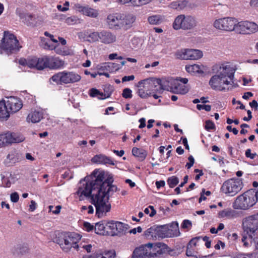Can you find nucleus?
Returning a JSON list of instances; mask_svg holds the SVG:
<instances>
[{
  "mask_svg": "<svg viewBox=\"0 0 258 258\" xmlns=\"http://www.w3.org/2000/svg\"><path fill=\"white\" fill-rule=\"evenodd\" d=\"M104 171L95 170L90 175L80 180L76 193L80 201L90 199L91 203L95 207L96 215L99 218L105 217L111 209L107 195L110 187L106 183L99 185L104 179Z\"/></svg>",
  "mask_w": 258,
  "mask_h": 258,
  "instance_id": "obj_1",
  "label": "nucleus"
},
{
  "mask_svg": "<svg viewBox=\"0 0 258 258\" xmlns=\"http://www.w3.org/2000/svg\"><path fill=\"white\" fill-rule=\"evenodd\" d=\"M236 66L229 62H221L214 64L211 69L214 74L210 78L209 84L215 91L225 90V86L233 82Z\"/></svg>",
  "mask_w": 258,
  "mask_h": 258,
  "instance_id": "obj_2",
  "label": "nucleus"
},
{
  "mask_svg": "<svg viewBox=\"0 0 258 258\" xmlns=\"http://www.w3.org/2000/svg\"><path fill=\"white\" fill-rule=\"evenodd\" d=\"M243 232L241 241L245 247H251L256 243V231L258 229V214L249 217L243 224Z\"/></svg>",
  "mask_w": 258,
  "mask_h": 258,
  "instance_id": "obj_3",
  "label": "nucleus"
},
{
  "mask_svg": "<svg viewBox=\"0 0 258 258\" xmlns=\"http://www.w3.org/2000/svg\"><path fill=\"white\" fill-rule=\"evenodd\" d=\"M81 239V236L75 232H68L66 233V250L74 248L78 251H86L90 253L95 248L94 244L88 241H82L78 244V242Z\"/></svg>",
  "mask_w": 258,
  "mask_h": 258,
  "instance_id": "obj_4",
  "label": "nucleus"
},
{
  "mask_svg": "<svg viewBox=\"0 0 258 258\" xmlns=\"http://www.w3.org/2000/svg\"><path fill=\"white\" fill-rule=\"evenodd\" d=\"M157 79L149 78L139 81L137 85L138 94L142 98H146L151 95L158 88Z\"/></svg>",
  "mask_w": 258,
  "mask_h": 258,
  "instance_id": "obj_5",
  "label": "nucleus"
},
{
  "mask_svg": "<svg viewBox=\"0 0 258 258\" xmlns=\"http://www.w3.org/2000/svg\"><path fill=\"white\" fill-rule=\"evenodd\" d=\"M21 47L16 37L11 33L5 32L4 38L0 44V48L7 53H12L18 51Z\"/></svg>",
  "mask_w": 258,
  "mask_h": 258,
  "instance_id": "obj_6",
  "label": "nucleus"
},
{
  "mask_svg": "<svg viewBox=\"0 0 258 258\" xmlns=\"http://www.w3.org/2000/svg\"><path fill=\"white\" fill-rule=\"evenodd\" d=\"M255 194L253 191H247L237 198L233 207L236 209H247L255 203Z\"/></svg>",
  "mask_w": 258,
  "mask_h": 258,
  "instance_id": "obj_7",
  "label": "nucleus"
},
{
  "mask_svg": "<svg viewBox=\"0 0 258 258\" xmlns=\"http://www.w3.org/2000/svg\"><path fill=\"white\" fill-rule=\"evenodd\" d=\"M197 23V21L194 17L180 15L175 19L173 23V28L175 30L180 29L190 30L196 27Z\"/></svg>",
  "mask_w": 258,
  "mask_h": 258,
  "instance_id": "obj_8",
  "label": "nucleus"
},
{
  "mask_svg": "<svg viewBox=\"0 0 258 258\" xmlns=\"http://www.w3.org/2000/svg\"><path fill=\"white\" fill-rule=\"evenodd\" d=\"M237 21L236 19L230 17L219 18L214 21L213 26L216 29L223 31H236Z\"/></svg>",
  "mask_w": 258,
  "mask_h": 258,
  "instance_id": "obj_9",
  "label": "nucleus"
},
{
  "mask_svg": "<svg viewBox=\"0 0 258 258\" xmlns=\"http://www.w3.org/2000/svg\"><path fill=\"white\" fill-rule=\"evenodd\" d=\"M242 188V181L239 178H231L222 184L221 191L228 196H234Z\"/></svg>",
  "mask_w": 258,
  "mask_h": 258,
  "instance_id": "obj_10",
  "label": "nucleus"
},
{
  "mask_svg": "<svg viewBox=\"0 0 258 258\" xmlns=\"http://www.w3.org/2000/svg\"><path fill=\"white\" fill-rule=\"evenodd\" d=\"M25 140V138L21 134L7 132L0 134V148L13 144L20 143Z\"/></svg>",
  "mask_w": 258,
  "mask_h": 258,
  "instance_id": "obj_11",
  "label": "nucleus"
},
{
  "mask_svg": "<svg viewBox=\"0 0 258 258\" xmlns=\"http://www.w3.org/2000/svg\"><path fill=\"white\" fill-rule=\"evenodd\" d=\"M258 31V25L255 23L248 21H237L236 32L242 34H250Z\"/></svg>",
  "mask_w": 258,
  "mask_h": 258,
  "instance_id": "obj_12",
  "label": "nucleus"
},
{
  "mask_svg": "<svg viewBox=\"0 0 258 258\" xmlns=\"http://www.w3.org/2000/svg\"><path fill=\"white\" fill-rule=\"evenodd\" d=\"M150 244L152 258H160L171 251L167 245L162 242L150 243Z\"/></svg>",
  "mask_w": 258,
  "mask_h": 258,
  "instance_id": "obj_13",
  "label": "nucleus"
},
{
  "mask_svg": "<svg viewBox=\"0 0 258 258\" xmlns=\"http://www.w3.org/2000/svg\"><path fill=\"white\" fill-rule=\"evenodd\" d=\"M163 237H173L180 235L177 222H172L170 224L161 225Z\"/></svg>",
  "mask_w": 258,
  "mask_h": 258,
  "instance_id": "obj_14",
  "label": "nucleus"
},
{
  "mask_svg": "<svg viewBox=\"0 0 258 258\" xmlns=\"http://www.w3.org/2000/svg\"><path fill=\"white\" fill-rule=\"evenodd\" d=\"M187 82L188 80L186 78H176L172 92L180 94H186L188 91V87L186 85Z\"/></svg>",
  "mask_w": 258,
  "mask_h": 258,
  "instance_id": "obj_15",
  "label": "nucleus"
},
{
  "mask_svg": "<svg viewBox=\"0 0 258 258\" xmlns=\"http://www.w3.org/2000/svg\"><path fill=\"white\" fill-rule=\"evenodd\" d=\"M120 29L127 30L133 27L136 17L133 14H120Z\"/></svg>",
  "mask_w": 258,
  "mask_h": 258,
  "instance_id": "obj_16",
  "label": "nucleus"
},
{
  "mask_svg": "<svg viewBox=\"0 0 258 258\" xmlns=\"http://www.w3.org/2000/svg\"><path fill=\"white\" fill-rule=\"evenodd\" d=\"M10 113H15L19 111L23 106L22 101L18 98L11 96L6 102Z\"/></svg>",
  "mask_w": 258,
  "mask_h": 258,
  "instance_id": "obj_17",
  "label": "nucleus"
},
{
  "mask_svg": "<svg viewBox=\"0 0 258 258\" xmlns=\"http://www.w3.org/2000/svg\"><path fill=\"white\" fill-rule=\"evenodd\" d=\"M108 227L114 234H123L128 230L127 224L120 222H112L108 223Z\"/></svg>",
  "mask_w": 258,
  "mask_h": 258,
  "instance_id": "obj_18",
  "label": "nucleus"
},
{
  "mask_svg": "<svg viewBox=\"0 0 258 258\" xmlns=\"http://www.w3.org/2000/svg\"><path fill=\"white\" fill-rule=\"evenodd\" d=\"M145 235L149 239H157L158 238H163L161 226H153L146 230Z\"/></svg>",
  "mask_w": 258,
  "mask_h": 258,
  "instance_id": "obj_19",
  "label": "nucleus"
},
{
  "mask_svg": "<svg viewBox=\"0 0 258 258\" xmlns=\"http://www.w3.org/2000/svg\"><path fill=\"white\" fill-rule=\"evenodd\" d=\"M120 19V13L112 14L108 16L106 22L110 28L119 30Z\"/></svg>",
  "mask_w": 258,
  "mask_h": 258,
  "instance_id": "obj_20",
  "label": "nucleus"
},
{
  "mask_svg": "<svg viewBox=\"0 0 258 258\" xmlns=\"http://www.w3.org/2000/svg\"><path fill=\"white\" fill-rule=\"evenodd\" d=\"M185 69L188 73L192 75L203 74L206 71V67L202 64H187Z\"/></svg>",
  "mask_w": 258,
  "mask_h": 258,
  "instance_id": "obj_21",
  "label": "nucleus"
},
{
  "mask_svg": "<svg viewBox=\"0 0 258 258\" xmlns=\"http://www.w3.org/2000/svg\"><path fill=\"white\" fill-rule=\"evenodd\" d=\"M75 9L83 15L90 17L96 18L98 15V11L96 10L88 7L83 6L80 4L75 5Z\"/></svg>",
  "mask_w": 258,
  "mask_h": 258,
  "instance_id": "obj_22",
  "label": "nucleus"
},
{
  "mask_svg": "<svg viewBox=\"0 0 258 258\" xmlns=\"http://www.w3.org/2000/svg\"><path fill=\"white\" fill-rule=\"evenodd\" d=\"M175 79L173 78H163L162 79H157L159 88H162L168 91L172 92L174 84H175Z\"/></svg>",
  "mask_w": 258,
  "mask_h": 258,
  "instance_id": "obj_23",
  "label": "nucleus"
},
{
  "mask_svg": "<svg viewBox=\"0 0 258 258\" xmlns=\"http://www.w3.org/2000/svg\"><path fill=\"white\" fill-rule=\"evenodd\" d=\"M91 161L94 163L100 164H110L112 165L115 164L112 159L102 154L95 155L92 158Z\"/></svg>",
  "mask_w": 258,
  "mask_h": 258,
  "instance_id": "obj_24",
  "label": "nucleus"
},
{
  "mask_svg": "<svg viewBox=\"0 0 258 258\" xmlns=\"http://www.w3.org/2000/svg\"><path fill=\"white\" fill-rule=\"evenodd\" d=\"M119 64L113 62H106L102 64L98 68L99 71H105L109 73L116 72L119 69Z\"/></svg>",
  "mask_w": 258,
  "mask_h": 258,
  "instance_id": "obj_25",
  "label": "nucleus"
},
{
  "mask_svg": "<svg viewBox=\"0 0 258 258\" xmlns=\"http://www.w3.org/2000/svg\"><path fill=\"white\" fill-rule=\"evenodd\" d=\"M100 41L104 44H110L116 41V36L108 31H102L100 34Z\"/></svg>",
  "mask_w": 258,
  "mask_h": 258,
  "instance_id": "obj_26",
  "label": "nucleus"
},
{
  "mask_svg": "<svg viewBox=\"0 0 258 258\" xmlns=\"http://www.w3.org/2000/svg\"><path fill=\"white\" fill-rule=\"evenodd\" d=\"M10 113L7 107L6 101H0V120H7L10 117Z\"/></svg>",
  "mask_w": 258,
  "mask_h": 258,
  "instance_id": "obj_27",
  "label": "nucleus"
},
{
  "mask_svg": "<svg viewBox=\"0 0 258 258\" xmlns=\"http://www.w3.org/2000/svg\"><path fill=\"white\" fill-rule=\"evenodd\" d=\"M22 158L21 154L15 150L10 152L7 156V159L9 160V163H15L20 162L22 160Z\"/></svg>",
  "mask_w": 258,
  "mask_h": 258,
  "instance_id": "obj_28",
  "label": "nucleus"
},
{
  "mask_svg": "<svg viewBox=\"0 0 258 258\" xmlns=\"http://www.w3.org/2000/svg\"><path fill=\"white\" fill-rule=\"evenodd\" d=\"M42 118V113L41 111L34 110L30 112L27 118L28 122L36 123L39 122Z\"/></svg>",
  "mask_w": 258,
  "mask_h": 258,
  "instance_id": "obj_29",
  "label": "nucleus"
},
{
  "mask_svg": "<svg viewBox=\"0 0 258 258\" xmlns=\"http://www.w3.org/2000/svg\"><path fill=\"white\" fill-rule=\"evenodd\" d=\"M49 57L44 56L41 58H38L37 69L42 70L45 68H49Z\"/></svg>",
  "mask_w": 258,
  "mask_h": 258,
  "instance_id": "obj_30",
  "label": "nucleus"
},
{
  "mask_svg": "<svg viewBox=\"0 0 258 258\" xmlns=\"http://www.w3.org/2000/svg\"><path fill=\"white\" fill-rule=\"evenodd\" d=\"M198 240V238H195L192 239L189 242L187 246V249L186 251V254L187 256L189 257H194L195 256V254L196 252L194 249L193 246H195L196 245V243Z\"/></svg>",
  "mask_w": 258,
  "mask_h": 258,
  "instance_id": "obj_31",
  "label": "nucleus"
},
{
  "mask_svg": "<svg viewBox=\"0 0 258 258\" xmlns=\"http://www.w3.org/2000/svg\"><path fill=\"white\" fill-rule=\"evenodd\" d=\"M132 258H146L145 244L134 249L132 254Z\"/></svg>",
  "mask_w": 258,
  "mask_h": 258,
  "instance_id": "obj_32",
  "label": "nucleus"
},
{
  "mask_svg": "<svg viewBox=\"0 0 258 258\" xmlns=\"http://www.w3.org/2000/svg\"><path fill=\"white\" fill-rule=\"evenodd\" d=\"M81 76L74 72L66 73V84L73 83L79 81Z\"/></svg>",
  "mask_w": 258,
  "mask_h": 258,
  "instance_id": "obj_33",
  "label": "nucleus"
},
{
  "mask_svg": "<svg viewBox=\"0 0 258 258\" xmlns=\"http://www.w3.org/2000/svg\"><path fill=\"white\" fill-rule=\"evenodd\" d=\"M113 182L112 177L110 175H109L107 179H105V174L104 175V179L102 180L100 183H99V185L102 186L104 184L106 183L108 185V186L110 187L109 190L107 192V195L108 198L109 197V194L111 191H116L117 188L115 186L111 185V183Z\"/></svg>",
  "mask_w": 258,
  "mask_h": 258,
  "instance_id": "obj_34",
  "label": "nucleus"
},
{
  "mask_svg": "<svg viewBox=\"0 0 258 258\" xmlns=\"http://www.w3.org/2000/svg\"><path fill=\"white\" fill-rule=\"evenodd\" d=\"M187 5V2L185 0H178L170 3L169 6L171 8L178 10L183 9Z\"/></svg>",
  "mask_w": 258,
  "mask_h": 258,
  "instance_id": "obj_35",
  "label": "nucleus"
},
{
  "mask_svg": "<svg viewBox=\"0 0 258 258\" xmlns=\"http://www.w3.org/2000/svg\"><path fill=\"white\" fill-rule=\"evenodd\" d=\"M132 152L134 156L139 158L141 160H144L147 155L145 150L136 147L133 148Z\"/></svg>",
  "mask_w": 258,
  "mask_h": 258,
  "instance_id": "obj_36",
  "label": "nucleus"
},
{
  "mask_svg": "<svg viewBox=\"0 0 258 258\" xmlns=\"http://www.w3.org/2000/svg\"><path fill=\"white\" fill-rule=\"evenodd\" d=\"M164 21V16L159 15H152L148 18V21L151 25H159Z\"/></svg>",
  "mask_w": 258,
  "mask_h": 258,
  "instance_id": "obj_37",
  "label": "nucleus"
},
{
  "mask_svg": "<svg viewBox=\"0 0 258 258\" xmlns=\"http://www.w3.org/2000/svg\"><path fill=\"white\" fill-rule=\"evenodd\" d=\"M89 94L92 97H96L98 99H104L109 97L102 92H100L98 90L95 88H92L89 90Z\"/></svg>",
  "mask_w": 258,
  "mask_h": 258,
  "instance_id": "obj_38",
  "label": "nucleus"
},
{
  "mask_svg": "<svg viewBox=\"0 0 258 258\" xmlns=\"http://www.w3.org/2000/svg\"><path fill=\"white\" fill-rule=\"evenodd\" d=\"M235 211L231 209H225L219 212L220 218H233L235 216Z\"/></svg>",
  "mask_w": 258,
  "mask_h": 258,
  "instance_id": "obj_39",
  "label": "nucleus"
},
{
  "mask_svg": "<svg viewBox=\"0 0 258 258\" xmlns=\"http://www.w3.org/2000/svg\"><path fill=\"white\" fill-rule=\"evenodd\" d=\"M203 56V52L199 49H190L189 60H198Z\"/></svg>",
  "mask_w": 258,
  "mask_h": 258,
  "instance_id": "obj_40",
  "label": "nucleus"
},
{
  "mask_svg": "<svg viewBox=\"0 0 258 258\" xmlns=\"http://www.w3.org/2000/svg\"><path fill=\"white\" fill-rule=\"evenodd\" d=\"M190 49H182L178 51L176 55L178 58L184 60H189Z\"/></svg>",
  "mask_w": 258,
  "mask_h": 258,
  "instance_id": "obj_41",
  "label": "nucleus"
},
{
  "mask_svg": "<svg viewBox=\"0 0 258 258\" xmlns=\"http://www.w3.org/2000/svg\"><path fill=\"white\" fill-rule=\"evenodd\" d=\"M49 68L51 69H57L63 64V61L57 58L49 57Z\"/></svg>",
  "mask_w": 258,
  "mask_h": 258,
  "instance_id": "obj_42",
  "label": "nucleus"
},
{
  "mask_svg": "<svg viewBox=\"0 0 258 258\" xmlns=\"http://www.w3.org/2000/svg\"><path fill=\"white\" fill-rule=\"evenodd\" d=\"M51 79L57 85H62L64 83V73L60 72L53 75Z\"/></svg>",
  "mask_w": 258,
  "mask_h": 258,
  "instance_id": "obj_43",
  "label": "nucleus"
},
{
  "mask_svg": "<svg viewBox=\"0 0 258 258\" xmlns=\"http://www.w3.org/2000/svg\"><path fill=\"white\" fill-rule=\"evenodd\" d=\"M99 258H115L116 253L114 250H105L98 252Z\"/></svg>",
  "mask_w": 258,
  "mask_h": 258,
  "instance_id": "obj_44",
  "label": "nucleus"
},
{
  "mask_svg": "<svg viewBox=\"0 0 258 258\" xmlns=\"http://www.w3.org/2000/svg\"><path fill=\"white\" fill-rule=\"evenodd\" d=\"M101 32H93L89 33L87 37V40L91 43L100 40Z\"/></svg>",
  "mask_w": 258,
  "mask_h": 258,
  "instance_id": "obj_45",
  "label": "nucleus"
},
{
  "mask_svg": "<svg viewBox=\"0 0 258 258\" xmlns=\"http://www.w3.org/2000/svg\"><path fill=\"white\" fill-rule=\"evenodd\" d=\"M59 40L61 41V45H59L58 44L57 45L54 46V48L53 49L55 50V52L59 54L63 55H64V39L63 38L59 37Z\"/></svg>",
  "mask_w": 258,
  "mask_h": 258,
  "instance_id": "obj_46",
  "label": "nucleus"
},
{
  "mask_svg": "<svg viewBox=\"0 0 258 258\" xmlns=\"http://www.w3.org/2000/svg\"><path fill=\"white\" fill-rule=\"evenodd\" d=\"M105 227L102 222H99L95 224L94 231L97 234L103 235L105 232Z\"/></svg>",
  "mask_w": 258,
  "mask_h": 258,
  "instance_id": "obj_47",
  "label": "nucleus"
},
{
  "mask_svg": "<svg viewBox=\"0 0 258 258\" xmlns=\"http://www.w3.org/2000/svg\"><path fill=\"white\" fill-rule=\"evenodd\" d=\"M25 20L27 25L34 26L36 25V17L31 14H26L25 15Z\"/></svg>",
  "mask_w": 258,
  "mask_h": 258,
  "instance_id": "obj_48",
  "label": "nucleus"
},
{
  "mask_svg": "<svg viewBox=\"0 0 258 258\" xmlns=\"http://www.w3.org/2000/svg\"><path fill=\"white\" fill-rule=\"evenodd\" d=\"M17 253L20 254H24L28 252L29 248L27 243H23L19 245L16 249Z\"/></svg>",
  "mask_w": 258,
  "mask_h": 258,
  "instance_id": "obj_49",
  "label": "nucleus"
},
{
  "mask_svg": "<svg viewBox=\"0 0 258 258\" xmlns=\"http://www.w3.org/2000/svg\"><path fill=\"white\" fill-rule=\"evenodd\" d=\"M41 45L45 49L53 50L54 48V45H51L49 41L44 38L41 39Z\"/></svg>",
  "mask_w": 258,
  "mask_h": 258,
  "instance_id": "obj_50",
  "label": "nucleus"
},
{
  "mask_svg": "<svg viewBox=\"0 0 258 258\" xmlns=\"http://www.w3.org/2000/svg\"><path fill=\"white\" fill-rule=\"evenodd\" d=\"M178 182L179 180L178 178L174 176L171 177L167 180V183L169 186L171 188H173L175 185H176L178 184Z\"/></svg>",
  "mask_w": 258,
  "mask_h": 258,
  "instance_id": "obj_51",
  "label": "nucleus"
},
{
  "mask_svg": "<svg viewBox=\"0 0 258 258\" xmlns=\"http://www.w3.org/2000/svg\"><path fill=\"white\" fill-rule=\"evenodd\" d=\"M81 210L84 214L88 213L89 214H93L94 211L93 207L91 205L83 206L81 208Z\"/></svg>",
  "mask_w": 258,
  "mask_h": 258,
  "instance_id": "obj_52",
  "label": "nucleus"
},
{
  "mask_svg": "<svg viewBox=\"0 0 258 258\" xmlns=\"http://www.w3.org/2000/svg\"><path fill=\"white\" fill-rule=\"evenodd\" d=\"M144 212L145 214L149 215L151 217H153L156 213V210L152 206H149L148 208H146Z\"/></svg>",
  "mask_w": 258,
  "mask_h": 258,
  "instance_id": "obj_53",
  "label": "nucleus"
},
{
  "mask_svg": "<svg viewBox=\"0 0 258 258\" xmlns=\"http://www.w3.org/2000/svg\"><path fill=\"white\" fill-rule=\"evenodd\" d=\"M37 60L38 58L33 57L31 59H29L28 60L27 66L29 68H37Z\"/></svg>",
  "mask_w": 258,
  "mask_h": 258,
  "instance_id": "obj_54",
  "label": "nucleus"
},
{
  "mask_svg": "<svg viewBox=\"0 0 258 258\" xmlns=\"http://www.w3.org/2000/svg\"><path fill=\"white\" fill-rule=\"evenodd\" d=\"M122 95L124 98H131L132 97V91L129 88H125L123 90Z\"/></svg>",
  "mask_w": 258,
  "mask_h": 258,
  "instance_id": "obj_55",
  "label": "nucleus"
},
{
  "mask_svg": "<svg viewBox=\"0 0 258 258\" xmlns=\"http://www.w3.org/2000/svg\"><path fill=\"white\" fill-rule=\"evenodd\" d=\"M145 253L146 258H152V254L151 252V244L148 243L145 244Z\"/></svg>",
  "mask_w": 258,
  "mask_h": 258,
  "instance_id": "obj_56",
  "label": "nucleus"
},
{
  "mask_svg": "<svg viewBox=\"0 0 258 258\" xmlns=\"http://www.w3.org/2000/svg\"><path fill=\"white\" fill-rule=\"evenodd\" d=\"M79 21V19L75 16L68 17L66 19V23L70 25H73L77 23Z\"/></svg>",
  "mask_w": 258,
  "mask_h": 258,
  "instance_id": "obj_57",
  "label": "nucleus"
},
{
  "mask_svg": "<svg viewBox=\"0 0 258 258\" xmlns=\"http://www.w3.org/2000/svg\"><path fill=\"white\" fill-rule=\"evenodd\" d=\"M84 229L85 230L90 232L94 230V227L93 225H91L90 223L85 222L83 224Z\"/></svg>",
  "mask_w": 258,
  "mask_h": 258,
  "instance_id": "obj_58",
  "label": "nucleus"
},
{
  "mask_svg": "<svg viewBox=\"0 0 258 258\" xmlns=\"http://www.w3.org/2000/svg\"><path fill=\"white\" fill-rule=\"evenodd\" d=\"M191 227V222L188 220H184L181 224V227L183 229H189Z\"/></svg>",
  "mask_w": 258,
  "mask_h": 258,
  "instance_id": "obj_59",
  "label": "nucleus"
},
{
  "mask_svg": "<svg viewBox=\"0 0 258 258\" xmlns=\"http://www.w3.org/2000/svg\"><path fill=\"white\" fill-rule=\"evenodd\" d=\"M197 108L198 110H205L206 111H209L211 107L209 105H205V104H198L197 105Z\"/></svg>",
  "mask_w": 258,
  "mask_h": 258,
  "instance_id": "obj_60",
  "label": "nucleus"
},
{
  "mask_svg": "<svg viewBox=\"0 0 258 258\" xmlns=\"http://www.w3.org/2000/svg\"><path fill=\"white\" fill-rule=\"evenodd\" d=\"M245 156L247 158H249L251 159H253L256 156V154L255 153H252L251 150L248 149H247L245 151Z\"/></svg>",
  "mask_w": 258,
  "mask_h": 258,
  "instance_id": "obj_61",
  "label": "nucleus"
},
{
  "mask_svg": "<svg viewBox=\"0 0 258 258\" xmlns=\"http://www.w3.org/2000/svg\"><path fill=\"white\" fill-rule=\"evenodd\" d=\"M205 128L207 130L214 129L215 128V124L212 121L208 120L206 122Z\"/></svg>",
  "mask_w": 258,
  "mask_h": 258,
  "instance_id": "obj_62",
  "label": "nucleus"
},
{
  "mask_svg": "<svg viewBox=\"0 0 258 258\" xmlns=\"http://www.w3.org/2000/svg\"><path fill=\"white\" fill-rule=\"evenodd\" d=\"M188 160L189 161V162L186 163V167L187 168V169H189L194 165V162H195V160H194V157L191 155L189 156Z\"/></svg>",
  "mask_w": 258,
  "mask_h": 258,
  "instance_id": "obj_63",
  "label": "nucleus"
},
{
  "mask_svg": "<svg viewBox=\"0 0 258 258\" xmlns=\"http://www.w3.org/2000/svg\"><path fill=\"white\" fill-rule=\"evenodd\" d=\"M82 258H99L98 252L92 254H85L83 256Z\"/></svg>",
  "mask_w": 258,
  "mask_h": 258,
  "instance_id": "obj_64",
  "label": "nucleus"
}]
</instances>
